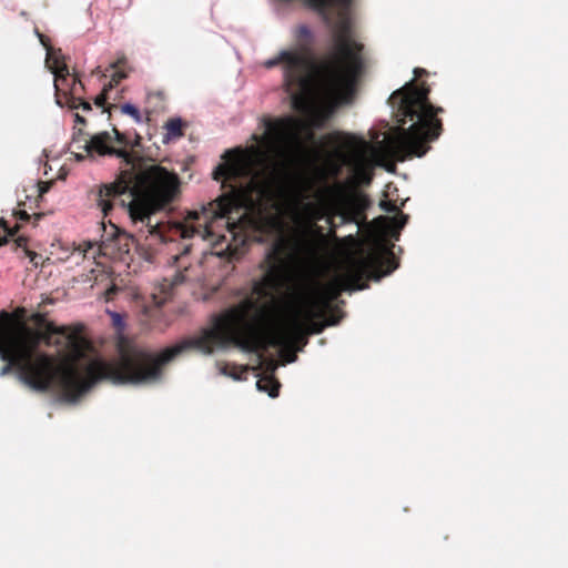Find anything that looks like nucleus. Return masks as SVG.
I'll list each match as a JSON object with an SVG mask.
<instances>
[{
  "instance_id": "1",
  "label": "nucleus",
  "mask_w": 568,
  "mask_h": 568,
  "mask_svg": "<svg viewBox=\"0 0 568 568\" xmlns=\"http://www.w3.org/2000/svg\"><path fill=\"white\" fill-rule=\"evenodd\" d=\"M264 142L267 149L278 158L265 171L242 181L241 168L236 163H222L213 172V179L222 182L223 193L214 201L203 205L200 211H190L182 222H152V216L169 205L180 195L179 175L160 164H151L135 171L138 162L122 170L116 180L102 184L97 193L98 207L106 217L114 202L129 193L128 213L134 225L146 223L151 237L159 241L165 232L183 240L199 236L209 240L213 235L212 224L217 219L227 217L232 241L226 243L222 235L213 243L211 256L227 262L239 261L244 254L245 236L237 231L235 222H230V214L243 210L246 213L262 214L275 203L287 196L295 200L303 219L308 223V231L323 236V230L316 223L326 220L329 232L335 234L338 225L366 222V211L372 202L359 192L347 193L341 183L324 184L316 187V180L308 175H293L290 169L292 154L302 148V123L294 116L265 119Z\"/></svg>"
},
{
  "instance_id": "2",
  "label": "nucleus",
  "mask_w": 568,
  "mask_h": 568,
  "mask_svg": "<svg viewBox=\"0 0 568 568\" xmlns=\"http://www.w3.org/2000/svg\"><path fill=\"white\" fill-rule=\"evenodd\" d=\"M45 332L50 336H60L55 343L65 351L63 362L59 363L53 356L37 352L38 341L29 331L10 329L0 322V358L6 362L0 376L17 369L21 381L33 390H54L69 403H75L100 381L118 385L159 381L154 354L125 338L118 343L116 359L95 358L81 369L79 362L85 357L90 347L81 331L48 322Z\"/></svg>"
},
{
  "instance_id": "3",
  "label": "nucleus",
  "mask_w": 568,
  "mask_h": 568,
  "mask_svg": "<svg viewBox=\"0 0 568 568\" xmlns=\"http://www.w3.org/2000/svg\"><path fill=\"white\" fill-rule=\"evenodd\" d=\"M263 276L253 282L252 295L226 308L214 317L213 326L199 336L185 338L154 355L159 368V381L163 366L185 351L196 349L211 354L216 348L234 345L244 352L267 351L280 347L302 351L310 335L296 332V317L290 314L287 325H275L277 295L290 282V272L282 256V243L277 241L261 265Z\"/></svg>"
},
{
  "instance_id": "4",
  "label": "nucleus",
  "mask_w": 568,
  "mask_h": 568,
  "mask_svg": "<svg viewBox=\"0 0 568 568\" xmlns=\"http://www.w3.org/2000/svg\"><path fill=\"white\" fill-rule=\"evenodd\" d=\"M429 93L430 89L425 82L416 84L414 80L394 91L389 103L396 108L399 126L376 145L352 135L334 133L327 136L331 142L341 143L348 151L346 163L357 179L369 183L374 168L387 159L405 161L427 153V143L436 140L443 131L437 114L444 112L443 108L430 103Z\"/></svg>"
},
{
  "instance_id": "5",
  "label": "nucleus",
  "mask_w": 568,
  "mask_h": 568,
  "mask_svg": "<svg viewBox=\"0 0 568 568\" xmlns=\"http://www.w3.org/2000/svg\"><path fill=\"white\" fill-rule=\"evenodd\" d=\"M334 29V44L316 64L317 88L331 111L349 103L366 69L364 44L354 37L352 0H298Z\"/></svg>"
},
{
  "instance_id": "6",
  "label": "nucleus",
  "mask_w": 568,
  "mask_h": 568,
  "mask_svg": "<svg viewBox=\"0 0 568 568\" xmlns=\"http://www.w3.org/2000/svg\"><path fill=\"white\" fill-rule=\"evenodd\" d=\"M398 263L394 253L388 247L372 248L367 252L361 251L358 254L352 255L346 260L344 273L342 276L326 283L320 284L308 278H300L296 284L287 291L305 292L306 302L316 305L318 308L335 315H342L339 308L333 303L341 296L344 291L364 290L365 278L379 280L396 270Z\"/></svg>"
},
{
  "instance_id": "7",
  "label": "nucleus",
  "mask_w": 568,
  "mask_h": 568,
  "mask_svg": "<svg viewBox=\"0 0 568 568\" xmlns=\"http://www.w3.org/2000/svg\"><path fill=\"white\" fill-rule=\"evenodd\" d=\"M263 65L266 69L281 65L284 85L296 111H307L312 98H317L326 104L324 94L317 88L316 65L313 74H307L304 70V58L302 55L287 49L281 50L276 57L266 60Z\"/></svg>"
},
{
  "instance_id": "8",
  "label": "nucleus",
  "mask_w": 568,
  "mask_h": 568,
  "mask_svg": "<svg viewBox=\"0 0 568 568\" xmlns=\"http://www.w3.org/2000/svg\"><path fill=\"white\" fill-rule=\"evenodd\" d=\"M102 224L103 234L101 235L100 243L83 241L75 248L83 258L89 256L95 258L98 253L113 257H122L124 254L130 253L133 244L154 250L156 245L176 239L168 232H165V237L161 241L154 237L152 239L148 232L146 223H140L141 227L134 235L126 233L111 222L109 226H106L104 222Z\"/></svg>"
},
{
  "instance_id": "9",
  "label": "nucleus",
  "mask_w": 568,
  "mask_h": 568,
  "mask_svg": "<svg viewBox=\"0 0 568 568\" xmlns=\"http://www.w3.org/2000/svg\"><path fill=\"white\" fill-rule=\"evenodd\" d=\"M305 297V292L301 291H287L285 294L290 314L296 317L297 334H321L327 326L339 323L342 315L327 313L316 305L308 304Z\"/></svg>"
},
{
  "instance_id": "10",
  "label": "nucleus",
  "mask_w": 568,
  "mask_h": 568,
  "mask_svg": "<svg viewBox=\"0 0 568 568\" xmlns=\"http://www.w3.org/2000/svg\"><path fill=\"white\" fill-rule=\"evenodd\" d=\"M111 135L109 132H100L93 135L89 141H85L83 150L88 155L98 153L99 155H114L123 160L126 165L133 164L140 161V156L133 151L126 149H115L110 145Z\"/></svg>"
},
{
  "instance_id": "11",
  "label": "nucleus",
  "mask_w": 568,
  "mask_h": 568,
  "mask_svg": "<svg viewBox=\"0 0 568 568\" xmlns=\"http://www.w3.org/2000/svg\"><path fill=\"white\" fill-rule=\"evenodd\" d=\"M296 44L288 48V51L295 52L304 58V70L307 74H313L314 67L317 62H313V44L314 34L306 24H301L294 32Z\"/></svg>"
},
{
  "instance_id": "12",
  "label": "nucleus",
  "mask_w": 568,
  "mask_h": 568,
  "mask_svg": "<svg viewBox=\"0 0 568 568\" xmlns=\"http://www.w3.org/2000/svg\"><path fill=\"white\" fill-rule=\"evenodd\" d=\"M83 91V83L79 79H73L72 87L69 91L63 89L60 90L59 97L58 91H55L57 103L61 106L67 105L71 110H77L80 108V104H78V102L82 101V98L78 94H80Z\"/></svg>"
},
{
  "instance_id": "13",
  "label": "nucleus",
  "mask_w": 568,
  "mask_h": 568,
  "mask_svg": "<svg viewBox=\"0 0 568 568\" xmlns=\"http://www.w3.org/2000/svg\"><path fill=\"white\" fill-rule=\"evenodd\" d=\"M47 63L49 64L52 73L54 74V89L55 91L62 90V84L68 80L69 69L64 63L62 57L55 55V53L48 51Z\"/></svg>"
},
{
  "instance_id": "14",
  "label": "nucleus",
  "mask_w": 568,
  "mask_h": 568,
  "mask_svg": "<svg viewBox=\"0 0 568 568\" xmlns=\"http://www.w3.org/2000/svg\"><path fill=\"white\" fill-rule=\"evenodd\" d=\"M256 386L274 398L278 396L281 384L274 376L265 375L257 381Z\"/></svg>"
},
{
  "instance_id": "15",
  "label": "nucleus",
  "mask_w": 568,
  "mask_h": 568,
  "mask_svg": "<svg viewBox=\"0 0 568 568\" xmlns=\"http://www.w3.org/2000/svg\"><path fill=\"white\" fill-rule=\"evenodd\" d=\"M265 352L266 351H258V352H253V353L257 355L258 367L263 368L264 372L266 373V375L274 376V372L276 371L278 364L272 357L266 358L264 356Z\"/></svg>"
},
{
  "instance_id": "16",
  "label": "nucleus",
  "mask_w": 568,
  "mask_h": 568,
  "mask_svg": "<svg viewBox=\"0 0 568 568\" xmlns=\"http://www.w3.org/2000/svg\"><path fill=\"white\" fill-rule=\"evenodd\" d=\"M165 129H166V135L169 138H173V139L181 138L184 134L183 122L180 118L170 119L165 123Z\"/></svg>"
},
{
  "instance_id": "17",
  "label": "nucleus",
  "mask_w": 568,
  "mask_h": 568,
  "mask_svg": "<svg viewBox=\"0 0 568 568\" xmlns=\"http://www.w3.org/2000/svg\"><path fill=\"white\" fill-rule=\"evenodd\" d=\"M184 281L185 275L183 274V272L179 271L171 281L166 278L163 280V283L161 284L162 292L164 294H169L173 286L179 285Z\"/></svg>"
},
{
  "instance_id": "18",
  "label": "nucleus",
  "mask_w": 568,
  "mask_h": 568,
  "mask_svg": "<svg viewBox=\"0 0 568 568\" xmlns=\"http://www.w3.org/2000/svg\"><path fill=\"white\" fill-rule=\"evenodd\" d=\"M13 215L14 217L18 220V221H22V222H29L31 220H33V225L36 226L38 224V222L44 216L43 213H33L32 215L29 214L27 211L24 210H19V211H14L13 212Z\"/></svg>"
},
{
  "instance_id": "19",
  "label": "nucleus",
  "mask_w": 568,
  "mask_h": 568,
  "mask_svg": "<svg viewBox=\"0 0 568 568\" xmlns=\"http://www.w3.org/2000/svg\"><path fill=\"white\" fill-rule=\"evenodd\" d=\"M126 77H128V73L125 72V70H114V72L111 75L110 81L106 84H104V91H111Z\"/></svg>"
},
{
  "instance_id": "20",
  "label": "nucleus",
  "mask_w": 568,
  "mask_h": 568,
  "mask_svg": "<svg viewBox=\"0 0 568 568\" xmlns=\"http://www.w3.org/2000/svg\"><path fill=\"white\" fill-rule=\"evenodd\" d=\"M14 243L17 245V247H20L23 250L26 256L30 257V261L36 263V258L39 256L36 252L33 251H30L28 248V239L26 236H18L16 240H14Z\"/></svg>"
},
{
  "instance_id": "21",
  "label": "nucleus",
  "mask_w": 568,
  "mask_h": 568,
  "mask_svg": "<svg viewBox=\"0 0 568 568\" xmlns=\"http://www.w3.org/2000/svg\"><path fill=\"white\" fill-rule=\"evenodd\" d=\"M191 248V244H184L181 254L173 256L174 264H176L179 268H183V271H187V266L184 264V261L189 255Z\"/></svg>"
},
{
  "instance_id": "22",
  "label": "nucleus",
  "mask_w": 568,
  "mask_h": 568,
  "mask_svg": "<svg viewBox=\"0 0 568 568\" xmlns=\"http://www.w3.org/2000/svg\"><path fill=\"white\" fill-rule=\"evenodd\" d=\"M108 93L109 91H104V88L102 89L101 93L98 94L94 99V104L97 106L104 108L103 112H110L111 108H114L115 105H109L105 108L106 101H108Z\"/></svg>"
},
{
  "instance_id": "23",
  "label": "nucleus",
  "mask_w": 568,
  "mask_h": 568,
  "mask_svg": "<svg viewBox=\"0 0 568 568\" xmlns=\"http://www.w3.org/2000/svg\"><path fill=\"white\" fill-rule=\"evenodd\" d=\"M121 111H122V113L132 116L136 122L141 121L140 111L133 104H130V103L123 104L121 106Z\"/></svg>"
},
{
  "instance_id": "24",
  "label": "nucleus",
  "mask_w": 568,
  "mask_h": 568,
  "mask_svg": "<svg viewBox=\"0 0 568 568\" xmlns=\"http://www.w3.org/2000/svg\"><path fill=\"white\" fill-rule=\"evenodd\" d=\"M248 371L247 366H237L233 365L231 367V371L229 372V375L233 377L234 379H242V375L245 374Z\"/></svg>"
},
{
  "instance_id": "25",
  "label": "nucleus",
  "mask_w": 568,
  "mask_h": 568,
  "mask_svg": "<svg viewBox=\"0 0 568 568\" xmlns=\"http://www.w3.org/2000/svg\"><path fill=\"white\" fill-rule=\"evenodd\" d=\"M113 132L115 134V141L123 145L122 149H125L126 146L130 145V141L128 140L126 135L122 132H120L116 128H113Z\"/></svg>"
},
{
  "instance_id": "26",
  "label": "nucleus",
  "mask_w": 568,
  "mask_h": 568,
  "mask_svg": "<svg viewBox=\"0 0 568 568\" xmlns=\"http://www.w3.org/2000/svg\"><path fill=\"white\" fill-rule=\"evenodd\" d=\"M379 206L383 211L388 213H396L398 211L396 204L392 201L383 200L379 203Z\"/></svg>"
},
{
  "instance_id": "27",
  "label": "nucleus",
  "mask_w": 568,
  "mask_h": 568,
  "mask_svg": "<svg viewBox=\"0 0 568 568\" xmlns=\"http://www.w3.org/2000/svg\"><path fill=\"white\" fill-rule=\"evenodd\" d=\"M126 65V58L124 54L119 57L114 62L110 64V69L112 70H124V67Z\"/></svg>"
},
{
  "instance_id": "28",
  "label": "nucleus",
  "mask_w": 568,
  "mask_h": 568,
  "mask_svg": "<svg viewBox=\"0 0 568 568\" xmlns=\"http://www.w3.org/2000/svg\"><path fill=\"white\" fill-rule=\"evenodd\" d=\"M393 221L395 226L400 230L406 225L408 221V215L400 212L397 216L393 219Z\"/></svg>"
},
{
  "instance_id": "29",
  "label": "nucleus",
  "mask_w": 568,
  "mask_h": 568,
  "mask_svg": "<svg viewBox=\"0 0 568 568\" xmlns=\"http://www.w3.org/2000/svg\"><path fill=\"white\" fill-rule=\"evenodd\" d=\"M282 349L285 353V361L287 363H292V362L296 361V358H297L296 352L297 351H291V349H284V348H282Z\"/></svg>"
},
{
  "instance_id": "30",
  "label": "nucleus",
  "mask_w": 568,
  "mask_h": 568,
  "mask_svg": "<svg viewBox=\"0 0 568 568\" xmlns=\"http://www.w3.org/2000/svg\"><path fill=\"white\" fill-rule=\"evenodd\" d=\"M78 104H80L83 112H90L92 110L91 103L84 99H82L81 102H78Z\"/></svg>"
},
{
  "instance_id": "31",
  "label": "nucleus",
  "mask_w": 568,
  "mask_h": 568,
  "mask_svg": "<svg viewBox=\"0 0 568 568\" xmlns=\"http://www.w3.org/2000/svg\"><path fill=\"white\" fill-rule=\"evenodd\" d=\"M148 98H149V100L156 99L159 101H163L164 100V94H163V92L158 91V92L149 93Z\"/></svg>"
},
{
  "instance_id": "32",
  "label": "nucleus",
  "mask_w": 568,
  "mask_h": 568,
  "mask_svg": "<svg viewBox=\"0 0 568 568\" xmlns=\"http://www.w3.org/2000/svg\"><path fill=\"white\" fill-rule=\"evenodd\" d=\"M73 79H78V78H77V77H74V75H73V77H71V75L69 74V75H68V80H67L65 82H63V84H62V89H63V90H68V91H69V90H70V88L72 87V80H73Z\"/></svg>"
},
{
  "instance_id": "33",
  "label": "nucleus",
  "mask_w": 568,
  "mask_h": 568,
  "mask_svg": "<svg viewBox=\"0 0 568 568\" xmlns=\"http://www.w3.org/2000/svg\"><path fill=\"white\" fill-rule=\"evenodd\" d=\"M118 292V287L116 286H111L109 290H106L105 292V296H106V300L110 301L113 298V295Z\"/></svg>"
},
{
  "instance_id": "34",
  "label": "nucleus",
  "mask_w": 568,
  "mask_h": 568,
  "mask_svg": "<svg viewBox=\"0 0 568 568\" xmlns=\"http://www.w3.org/2000/svg\"><path fill=\"white\" fill-rule=\"evenodd\" d=\"M74 122L77 124H82V125L87 124V120L82 115H80L79 113H74Z\"/></svg>"
},
{
  "instance_id": "35",
  "label": "nucleus",
  "mask_w": 568,
  "mask_h": 568,
  "mask_svg": "<svg viewBox=\"0 0 568 568\" xmlns=\"http://www.w3.org/2000/svg\"><path fill=\"white\" fill-rule=\"evenodd\" d=\"M426 73H427V71L425 69L416 68L414 70V74H415L416 78H419V77H422V75H424Z\"/></svg>"
},
{
  "instance_id": "36",
  "label": "nucleus",
  "mask_w": 568,
  "mask_h": 568,
  "mask_svg": "<svg viewBox=\"0 0 568 568\" xmlns=\"http://www.w3.org/2000/svg\"><path fill=\"white\" fill-rule=\"evenodd\" d=\"M140 141H141L140 135H136L134 142L133 143L130 142V146L134 148V146L140 145Z\"/></svg>"
},
{
  "instance_id": "37",
  "label": "nucleus",
  "mask_w": 568,
  "mask_h": 568,
  "mask_svg": "<svg viewBox=\"0 0 568 568\" xmlns=\"http://www.w3.org/2000/svg\"><path fill=\"white\" fill-rule=\"evenodd\" d=\"M45 191H47L45 186H40L39 187V195L41 196Z\"/></svg>"
},
{
  "instance_id": "38",
  "label": "nucleus",
  "mask_w": 568,
  "mask_h": 568,
  "mask_svg": "<svg viewBox=\"0 0 568 568\" xmlns=\"http://www.w3.org/2000/svg\"><path fill=\"white\" fill-rule=\"evenodd\" d=\"M75 158H77V160H78V161H81V160H83V159H84V155H82V154H75Z\"/></svg>"
},
{
  "instance_id": "39",
  "label": "nucleus",
  "mask_w": 568,
  "mask_h": 568,
  "mask_svg": "<svg viewBox=\"0 0 568 568\" xmlns=\"http://www.w3.org/2000/svg\"><path fill=\"white\" fill-rule=\"evenodd\" d=\"M308 136H310V139H313L314 134L312 132H310Z\"/></svg>"
}]
</instances>
